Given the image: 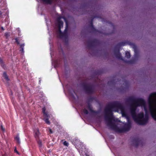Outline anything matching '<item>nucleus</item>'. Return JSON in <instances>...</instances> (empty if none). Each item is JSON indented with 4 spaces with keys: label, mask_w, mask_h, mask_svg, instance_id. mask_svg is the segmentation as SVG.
I'll use <instances>...</instances> for the list:
<instances>
[{
    "label": "nucleus",
    "mask_w": 156,
    "mask_h": 156,
    "mask_svg": "<svg viewBox=\"0 0 156 156\" xmlns=\"http://www.w3.org/2000/svg\"><path fill=\"white\" fill-rule=\"evenodd\" d=\"M141 142V140H140L138 137H136L133 140L132 142L133 144L134 145L135 147H137L140 143Z\"/></svg>",
    "instance_id": "11"
},
{
    "label": "nucleus",
    "mask_w": 156,
    "mask_h": 156,
    "mask_svg": "<svg viewBox=\"0 0 156 156\" xmlns=\"http://www.w3.org/2000/svg\"><path fill=\"white\" fill-rule=\"evenodd\" d=\"M39 145H40V146L41 145V142L40 141V144H39Z\"/></svg>",
    "instance_id": "33"
},
{
    "label": "nucleus",
    "mask_w": 156,
    "mask_h": 156,
    "mask_svg": "<svg viewBox=\"0 0 156 156\" xmlns=\"http://www.w3.org/2000/svg\"><path fill=\"white\" fill-rule=\"evenodd\" d=\"M100 41L97 39H94L92 40H88L87 41V47L89 49L91 48L94 47L100 44Z\"/></svg>",
    "instance_id": "7"
},
{
    "label": "nucleus",
    "mask_w": 156,
    "mask_h": 156,
    "mask_svg": "<svg viewBox=\"0 0 156 156\" xmlns=\"http://www.w3.org/2000/svg\"><path fill=\"white\" fill-rule=\"evenodd\" d=\"M5 35L6 37H7L9 36V33H6L5 34Z\"/></svg>",
    "instance_id": "24"
},
{
    "label": "nucleus",
    "mask_w": 156,
    "mask_h": 156,
    "mask_svg": "<svg viewBox=\"0 0 156 156\" xmlns=\"http://www.w3.org/2000/svg\"><path fill=\"white\" fill-rule=\"evenodd\" d=\"M62 18L66 20V18L64 17L61 16H58L57 18L59 36L61 38L66 37H67V34H66L64 32H62L61 30V28L62 27H63V22L61 20V19Z\"/></svg>",
    "instance_id": "5"
},
{
    "label": "nucleus",
    "mask_w": 156,
    "mask_h": 156,
    "mask_svg": "<svg viewBox=\"0 0 156 156\" xmlns=\"http://www.w3.org/2000/svg\"><path fill=\"white\" fill-rule=\"evenodd\" d=\"M136 54L135 55V57H136Z\"/></svg>",
    "instance_id": "36"
},
{
    "label": "nucleus",
    "mask_w": 156,
    "mask_h": 156,
    "mask_svg": "<svg viewBox=\"0 0 156 156\" xmlns=\"http://www.w3.org/2000/svg\"><path fill=\"white\" fill-rule=\"evenodd\" d=\"M34 136L35 137L36 139H38L39 138V132L38 129H36L34 131Z\"/></svg>",
    "instance_id": "13"
},
{
    "label": "nucleus",
    "mask_w": 156,
    "mask_h": 156,
    "mask_svg": "<svg viewBox=\"0 0 156 156\" xmlns=\"http://www.w3.org/2000/svg\"><path fill=\"white\" fill-rule=\"evenodd\" d=\"M149 111L152 118L156 121V93H151L148 98Z\"/></svg>",
    "instance_id": "3"
},
{
    "label": "nucleus",
    "mask_w": 156,
    "mask_h": 156,
    "mask_svg": "<svg viewBox=\"0 0 156 156\" xmlns=\"http://www.w3.org/2000/svg\"><path fill=\"white\" fill-rule=\"evenodd\" d=\"M101 72L100 71L98 70L96 72V74L97 75H99L101 74Z\"/></svg>",
    "instance_id": "25"
},
{
    "label": "nucleus",
    "mask_w": 156,
    "mask_h": 156,
    "mask_svg": "<svg viewBox=\"0 0 156 156\" xmlns=\"http://www.w3.org/2000/svg\"><path fill=\"white\" fill-rule=\"evenodd\" d=\"M127 101L131 103L130 110L134 121L139 125H144L148 122L149 116L146 105L143 99H136L132 96L127 99Z\"/></svg>",
    "instance_id": "1"
},
{
    "label": "nucleus",
    "mask_w": 156,
    "mask_h": 156,
    "mask_svg": "<svg viewBox=\"0 0 156 156\" xmlns=\"http://www.w3.org/2000/svg\"><path fill=\"white\" fill-rule=\"evenodd\" d=\"M125 83L126 85V86L127 87H128L129 85V82L127 81H125Z\"/></svg>",
    "instance_id": "23"
},
{
    "label": "nucleus",
    "mask_w": 156,
    "mask_h": 156,
    "mask_svg": "<svg viewBox=\"0 0 156 156\" xmlns=\"http://www.w3.org/2000/svg\"><path fill=\"white\" fill-rule=\"evenodd\" d=\"M14 151L17 154H19V152H18V151H17V150H16V149H15Z\"/></svg>",
    "instance_id": "29"
},
{
    "label": "nucleus",
    "mask_w": 156,
    "mask_h": 156,
    "mask_svg": "<svg viewBox=\"0 0 156 156\" xmlns=\"http://www.w3.org/2000/svg\"><path fill=\"white\" fill-rule=\"evenodd\" d=\"M37 0L38 2V0Z\"/></svg>",
    "instance_id": "37"
},
{
    "label": "nucleus",
    "mask_w": 156,
    "mask_h": 156,
    "mask_svg": "<svg viewBox=\"0 0 156 156\" xmlns=\"http://www.w3.org/2000/svg\"><path fill=\"white\" fill-rule=\"evenodd\" d=\"M24 44H22L20 45V48H21L20 51H22V52H24L23 47H24Z\"/></svg>",
    "instance_id": "20"
},
{
    "label": "nucleus",
    "mask_w": 156,
    "mask_h": 156,
    "mask_svg": "<svg viewBox=\"0 0 156 156\" xmlns=\"http://www.w3.org/2000/svg\"><path fill=\"white\" fill-rule=\"evenodd\" d=\"M46 109L45 107H43L42 109V112L43 114V115L44 117L43 119L47 124L49 125L50 124V122L49 121L48 117L49 115L47 112H45Z\"/></svg>",
    "instance_id": "9"
},
{
    "label": "nucleus",
    "mask_w": 156,
    "mask_h": 156,
    "mask_svg": "<svg viewBox=\"0 0 156 156\" xmlns=\"http://www.w3.org/2000/svg\"><path fill=\"white\" fill-rule=\"evenodd\" d=\"M89 156L88 155V156Z\"/></svg>",
    "instance_id": "38"
},
{
    "label": "nucleus",
    "mask_w": 156,
    "mask_h": 156,
    "mask_svg": "<svg viewBox=\"0 0 156 156\" xmlns=\"http://www.w3.org/2000/svg\"><path fill=\"white\" fill-rule=\"evenodd\" d=\"M2 30H3V28L2 27Z\"/></svg>",
    "instance_id": "35"
},
{
    "label": "nucleus",
    "mask_w": 156,
    "mask_h": 156,
    "mask_svg": "<svg viewBox=\"0 0 156 156\" xmlns=\"http://www.w3.org/2000/svg\"><path fill=\"white\" fill-rule=\"evenodd\" d=\"M81 87L85 93L87 94H91L94 92V88L93 85L86 82L81 84Z\"/></svg>",
    "instance_id": "4"
},
{
    "label": "nucleus",
    "mask_w": 156,
    "mask_h": 156,
    "mask_svg": "<svg viewBox=\"0 0 156 156\" xmlns=\"http://www.w3.org/2000/svg\"><path fill=\"white\" fill-rule=\"evenodd\" d=\"M126 57L128 58H129L130 57V54L129 52L128 51L126 52Z\"/></svg>",
    "instance_id": "18"
},
{
    "label": "nucleus",
    "mask_w": 156,
    "mask_h": 156,
    "mask_svg": "<svg viewBox=\"0 0 156 156\" xmlns=\"http://www.w3.org/2000/svg\"><path fill=\"white\" fill-rule=\"evenodd\" d=\"M40 95H41L42 97H43L44 95V94L43 92H40L39 93Z\"/></svg>",
    "instance_id": "27"
},
{
    "label": "nucleus",
    "mask_w": 156,
    "mask_h": 156,
    "mask_svg": "<svg viewBox=\"0 0 156 156\" xmlns=\"http://www.w3.org/2000/svg\"><path fill=\"white\" fill-rule=\"evenodd\" d=\"M2 12L0 11V15H1L2 14Z\"/></svg>",
    "instance_id": "34"
},
{
    "label": "nucleus",
    "mask_w": 156,
    "mask_h": 156,
    "mask_svg": "<svg viewBox=\"0 0 156 156\" xmlns=\"http://www.w3.org/2000/svg\"><path fill=\"white\" fill-rule=\"evenodd\" d=\"M126 44V42H122L118 44L114 47V54L116 57L118 59L123 60V58L119 52V49L121 46H124Z\"/></svg>",
    "instance_id": "6"
},
{
    "label": "nucleus",
    "mask_w": 156,
    "mask_h": 156,
    "mask_svg": "<svg viewBox=\"0 0 156 156\" xmlns=\"http://www.w3.org/2000/svg\"><path fill=\"white\" fill-rule=\"evenodd\" d=\"M49 133L51 134H52L53 133V131H52L51 129L50 128H49Z\"/></svg>",
    "instance_id": "28"
},
{
    "label": "nucleus",
    "mask_w": 156,
    "mask_h": 156,
    "mask_svg": "<svg viewBox=\"0 0 156 156\" xmlns=\"http://www.w3.org/2000/svg\"><path fill=\"white\" fill-rule=\"evenodd\" d=\"M115 84V82L113 80L109 81L108 82V84L109 85H114Z\"/></svg>",
    "instance_id": "17"
},
{
    "label": "nucleus",
    "mask_w": 156,
    "mask_h": 156,
    "mask_svg": "<svg viewBox=\"0 0 156 156\" xmlns=\"http://www.w3.org/2000/svg\"><path fill=\"white\" fill-rule=\"evenodd\" d=\"M83 112L85 115H87L88 114V110L85 108L83 109Z\"/></svg>",
    "instance_id": "19"
},
{
    "label": "nucleus",
    "mask_w": 156,
    "mask_h": 156,
    "mask_svg": "<svg viewBox=\"0 0 156 156\" xmlns=\"http://www.w3.org/2000/svg\"><path fill=\"white\" fill-rule=\"evenodd\" d=\"M15 139L16 140L17 142L20 144V138L18 136H16L15 137Z\"/></svg>",
    "instance_id": "21"
},
{
    "label": "nucleus",
    "mask_w": 156,
    "mask_h": 156,
    "mask_svg": "<svg viewBox=\"0 0 156 156\" xmlns=\"http://www.w3.org/2000/svg\"><path fill=\"white\" fill-rule=\"evenodd\" d=\"M96 16H94L93 17H92L90 20V24L89 25V27L90 28V33H100V31L98 30H96L95 28L94 27L93 25V19L94 18L96 17Z\"/></svg>",
    "instance_id": "8"
},
{
    "label": "nucleus",
    "mask_w": 156,
    "mask_h": 156,
    "mask_svg": "<svg viewBox=\"0 0 156 156\" xmlns=\"http://www.w3.org/2000/svg\"><path fill=\"white\" fill-rule=\"evenodd\" d=\"M114 108L120 109L123 116L127 117V115L126 112L124 107L121 103L118 101L111 102L107 105L104 109L105 113V119L108 121L107 125L112 130L119 133H121L129 131L131 127V123L129 122L126 123L122 128H119L112 121H116L113 116V112Z\"/></svg>",
    "instance_id": "2"
},
{
    "label": "nucleus",
    "mask_w": 156,
    "mask_h": 156,
    "mask_svg": "<svg viewBox=\"0 0 156 156\" xmlns=\"http://www.w3.org/2000/svg\"><path fill=\"white\" fill-rule=\"evenodd\" d=\"M122 61H123L125 62L126 63L128 64H134L135 62H136V60L135 58H134L133 59H132L128 61V60H125L123 59V60H122Z\"/></svg>",
    "instance_id": "12"
},
{
    "label": "nucleus",
    "mask_w": 156,
    "mask_h": 156,
    "mask_svg": "<svg viewBox=\"0 0 156 156\" xmlns=\"http://www.w3.org/2000/svg\"><path fill=\"white\" fill-rule=\"evenodd\" d=\"M87 107L91 113H93L95 115H97L99 113V111L94 110L93 109V107L91 105L89 102L87 103Z\"/></svg>",
    "instance_id": "10"
},
{
    "label": "nucleus",
    "mask_w": 156,
    "mask_h": 156,
    "mask_svg": "<svg viewBox=\"0 0 156 156\" xmlns=\"http://www.w3.org/2000/svg\"><path fill=\"white\" fill-rule=\"evenodd\" d=\"M2 59L0 58V63L2 64Z\"/></svg>",
    "instance_id": "30"
},
{
    "label": "nucleus",
    "mask_w": 156,
    "mask_h": 156,
    "mask_svg": "<svg viewBox=\"0 0 156 156\" xmlns=\"http://www.w3.org/2000/svg\"><path fill=\"white\" fill-rule=\"evenodd\" d=\"M43 2L46 4H51L52 3V0H42Z\"/></svg>",
    "instance_id": "15"
},
{
    "label": "nucleus",
    "mask_w": 156,
    "mask_h": 156,
    "mask_svg": "<svg viewBox=\"0 0 156 156\" xmlns=\"http://www.w3.org/2000/svg\"><path fill=\"white\" fill-rule=\"evenodd\" d=\"M63 144L64 145L66 146L67 147H68L69 145L68 143L66 141L64 142Z\"/></svg>",
    "instance_id": "22"
},
{
    "label": "nucleus",
    "mask_w": 156,
    "mask_h": 156,
    "mask_svg": "<svg viewBox=\"0 0 156 156\" xmlns=\"http://www.w3.org/2000/svg\"><path fill=\"white\" fill-rule=\"evenodd\" d=\"M3 76L4 78L5 79L6 81H8L9 80L8 76L4 72L3 73Z\"/></svg>",
    "instance_id": "16"
},
{
    "label": "nucleus",
    "mask_w": 156,
    "mask_h": 156,
    "mask_svg": "<svg viewBox=\"0 0 156 156\" xmlns=\"http://www.w3.org/2000/svg\"><path fill=\"white\" fill-rule=\"evenodd\" d=\"M0 127H1V129L3 131H5V129L3 127L2 125H1Z\"/></svg>",
    "instance_id": "26"
},
{
    "label": "nucleus",
    "mask_w": 156,
    "mask_h": 156,
    "mask_svg": "<svg viewBox=\"0 0 156 156\" xmlns=\"http://www.w3.org/2000/svg\"><path fill=\"white\" fill-rule=\"evenodd\" d=\"M64 20H65L66 21V28L64 30V33H65L66 34H67V31L68 30V23L67 21L66 20V19Z\"/></svg>",
    "instance_id": "14"
},
{
    "label": "nucleus",
    "mask_w": 156,
    "mask_h": 156,
    "mask_svg": "<svg viewBox=\"0 0 156 156\" xmlns=\"http://www.w3.org/2000/svg\"><path fill=\"white\" fill-rule=\"evenodd\" d=\"M15 40H16V42L17 43V44H19V42L18 41V40H17V39H16H16H15Z\"/></svg>",
    "instance_id": "32"
},
{
    "label": "nucleus",
    "mask_w": 156,
    "mask_h": 156,
    "mask_svg": "<svg viewBox=\"0 0 156 156\" xmlns=\"http://www.w3.org/2000/svg\"><path fill=\"white\" fill-rule=\"evenodd\" d=\"M93 99H94V98H93V97H90L89 98V100L92 101L93 100Z\"/></svg>",
    "instance_id": "31"
}]
</instances>
